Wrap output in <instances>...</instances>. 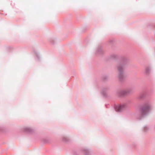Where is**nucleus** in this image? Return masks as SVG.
<instances>
[{"label":"nucleus","instance_id":"f257e3e1","mask_svg":"<svg viewBox=\"0 0 155 155\" xmlns=\"http://www.w3.org/2000/svg\"><path fill=\"white\" fill-rule=\"evenodd\" d=\"M108 60H114L119 61V65L117 66L119 72L118 79L120 81H122L124 78L123 72L124 68H125L128 65V60L124 57L112 54L109 57Z\"/></svg>","mask_w":155,"mask_h":155},{"label":"nucleus","instance_id":"f03ea898","mask_svg":"<svg viewBox=\"0 0 155 155\" xmlns=\"http://www.w3.org/2000/svg\"><path fill=\"white\" fill-rule=\"evenodd\" d=\"M151 106L149 103H145L141 106L139 109V111L141 113L137 119L141 120L147 116L151 112Z\"/></svg>","mask_w":155,"mask_h":155},{"label":"nucleus","instance_id":"7ed1b4c3","mask_svg":"<svg viewBox=\"0 0 155 155\" xmlns=\"http://www.w3.org/2000/svg\"><path fill=\"white\" fill-rule=\"evenodd\" d=\"M72 153L73 155H80L81 153L84 154V155H93L90 149L87 147L82 148L78 151L74 150Z\"/></svg>","mask_w":155,"mask_h":155},{"label":"nucleus","instance_id":"20e7f679","mask_svg":"<svg viewBox=\"0 0 155 155\" xmlns=\"http://www.w3.org/2000/svg\"><path fill=\"white\" fill-rule=\"evenodd\" d=\"M131 89H130L127 91L123 90L121 91H118L117 92L116 94L117 96L121 97L128 95L131 93Z\"/></svg>","mask_w":155,"mask_h":155},{"label":"nucleus","instance_id":"39448f33","mask_svg":"<svg viewBox=\"0 0 155 155\" xmlns=\"http://www.w3.org/2000/svg\"><path fill=\"white\" fill-rule=\"evenodd\" d=\"M126 107V105L125 104H120L114 105V107L115 110L117 112H122L124 109Z\"/></svg>","mask_w":155,"mask_h":155},{"label":"nucleus","instance_id":"423d86ee","mask_svg":"<svg viewBox=\"0 0 155 155\" xmlns=\"http://www.w3.org/2000/svg\"><path fill=\"white\" fill-rule=\"evenodd\" d=\"M97 56L102 57L104 54V52L102 49V47L101 45H99L97 48L95 52Z\"/></svg>","mask_w":155,"mask_h":155},{"label":"nucleus","instance_id":"0eeeda50","mask_svg":"<svg viewBox=\"0 0 155 155\" xmlns=\"http://www.w3.org/2000/svg\"><path fill=\"white\" fill-rule=\"evenodd\" d=\"M33 51L35 55V60L37 61H40L41 60V58L38 51L35 48L33 49Z\"/></svg>","mask_w":155,"mask_h":155},{"label":"nucleus","instance_id":"6e6552de","mask_svg":"<svg viewBox=\"0 0 155 155\" xmlns=\"http://www.w3.org/2000/svg\"><path fill=\"white\" fill-rule=\"evenodd\" d=\"M110 87L109 86H107L106 87H103L102 88V90L101 92V94L103 96V97L105 98L107 97V95L106 94V92L109 89Z\"/></svg>","mask_w":155,"mask_h":155},{"label":"nucleus","instance_id":"1a4fd4ad","mask_svg":"<svg viewBox=\"0 0 155 155\" xmlns=\"http://www.w3.org/2000/svg\"><path fill=\"white\" fill-rule=\"evenodd\" d=\"M23 130L25 132L30 134H31L34 132L35 130L32 128L28 127L24 128Z\"/></svg>","mask_w":155,"mask_h":155},{"label":"nucleus","instance_id":"9d476101","mask_svg":"<svg viewBox=\"0 0 155 155\" xmlns=\"http://www.w3.org/2000/svg\"><path fill=\"white\" fill-rule=\"evenodd\" d=\"M147 91L146 90L140 95L138 97V99H142L144 98L147 96Z\"/></svg>","mask_w":155,"mask_h":155},{"label":"nucleus","instance_id":"9b49d317","mask_svg":"<svg viewBox=\"0 0 155 155\" xmlns=\"http://www.w3.org/2000/svg\"><path fill=\"white\" fill-rule=\"evenodd\" d=\"M151 68L150 66L147 67L145 69V74L146 76L149 75L150 73Z\"/></svg>","mask_w":155,"mask_h":155},{"label":"nucleus","instance_id":"f8f14e48","mask_svg":"<svg viewBox=\"0 0 155 155\" xmlns=\"http://www.w3.org/2000/svg\"><path fill=\"white\" fill-rule=\"evenodd\" d=\"M48 41L52 44L54 45L56 43V38H50L48 39Z\"/></svg>","mask_w":155,"mask_h":155},{"label":"nucleus","instance_id":"ddd939ff","mask_svg":"<svg viewBox=\"0 0 155 155\" xmlns=\"http://www.w3.org/2000/svg\"><path fill=\"white\" fill-rule=\"evenodd\" d=\"M62 140L63 142L68 143L70 141V139L68 137L64 136L62 137Z\"/></svg>","mask_w":155,"mask_h":155},{"label":"nucleus","instance_id":"4468645a","mask_svg":"<svg viewBox=\"0 0 155 155\" xmlns=\"http://www.w3.org/2000/svg\"><path fill=\"white\" fill-rule=\"evenodd\" d=\"M41 142L44 143H46L50 142V140L48 138H42L41 139Z\"/></svg>","mask_w":155,"mask_h":155},{"label":"nucleus","instance_id":"2eb2a0df","mask_svg":"<svg viewBox=\"0 0 155 155\" xmlns=\"http://www.w3.org/2000/svg\"><path fill=\"white\" fill-rule=\"evenodd\" d=\"M107 75H104L103 76L102 79V80L103 81H105L107 80Z\"/></svg>","mask_w":155,"mask_h":155},{"label":"nucleus","instance_id":"dca6fc26","mask_svg":"<svg viewBox=\"0 0 155 155\" xmlns=\"http://www.w3.org/2000/svg\"><path fill=\"white\" fill-rule=\"evenodd\" d=\"M149 130V127L147 126H145L143 127V130L144 132H147Z\"/></svg>","mask_w":155,"mask_h":155},{"label":"nucleus","instance_id":"f3484780","mask_svg":"<svg viewBox=\"0 0 155 155\" xmlns=\"http://www.w3.org/2000/svg\"><path fill=\"white\" fill-rule=\"evenodd\" d=\"M3 131H4L3 128L0 126V132H3Z\"/></svg>","mask_w":155,"mask_h":155},{"label":"nucleus","instance_id":"a211bd4d","mask_svg":"<svg viewBox=\"0 0 155 155\" xmlns=\"http://www.w3.org/2000/svg\"><path fill=\"white\" fill-rule=\"evenodd\" d=\"M8 50H9L10 49H12V48L10 47H9L7 48Z\"/></svg>","mask_w":155,"mask_h":155},{"label":"nucleus","instance_id":"6ab92c4d","mask_svg":"<svg viewBox=\"0 0 155 155\" xmlns=\"http://www.w3.org/2000/svg\"><path fill=\"white\" fill-rule=\"evenodd\" d=\"M132 146L133 147H136V145L135 143H134L133 144Z\"/></svg>","mask_w":155,"mask_h":155},{"label":"nucleus","instance_id":"aec40b11","mask_svg":"<svg viewBox=\"0 0 155 155\" xmlns=\"http://www.w3.org/2000/svg\"><path fill=\"white\" fill-rule=\"evenodd\" d=\"M152 26L153 27L155 28V24L153 25Z\"/></svg>","mask_w":155,"mask_h":155},{"label":"nucleus","instance_id":"412c9836","mask_svg":"<svg viewBox=\"0 0 155 155\" xmlns=\"http://www.w3.org/2000/svg\"><path fill=\"white\" fill-rule=\"evenodd\" d=\"M113 42V41L112 40H111L110 41V43H111Z\"/></svg>","mask_w":155,"mask_h":155},{"label":"nucleus","instance_id":"4be33fe9","mask_svg":"<svg viewBox=\"0 0 155 155\" xmlns=\"http://www.w3.org/2000/svg\"><path fill=\"white\" fill-rule=\"evenodd\" d=\"M108 104H105V107H106V108H107V105H108Z\"/></svg>","mask_w":155,"mask_h":155},{"label":"nucleus","instance_id":"5701e85b","mask_svg":"<svg viewBox=\"0 0 155 155\" xmlns=\"http://www.w3.org/2000/svg\"><path fill=\"white\" fill-rule=\"evenodd\" d=\"M154 35H155V32H154Z\"/></svg>","mask_w":155,"mask_h":155}]
</instances>
